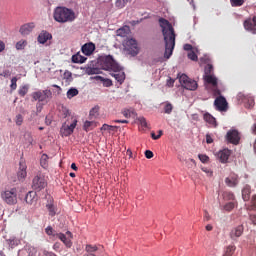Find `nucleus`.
<instances>
[{"instance_id": "1", "label": "nucleus", "mask_w": 256, "mask_h": 256, "mask_svg": "<svg viewBox=\"0 0 256 256\" xmlns=\"http://www.w3.org/2000/svg\"><path fill=\"white\" fill-rule=\"evenodd\" d=\"M159 25L162 29V35L165 42V59H169L173 55V49H175V29L173 25L169 23V20L165 18H159Z\"/></svg>"}, {"instance_id": "2", "label": "nucleus", "mask_w": 256, "mask_h": 256, "mask_svg": "<svg viewBox=\"0 0 256 256\" xmlns=\"http://www.w3.org/2000/svg\"><path fill=\"white\" fill-rule=\"evenodd\" d=\"M45 233L53 241H56V239L62 241L65 247H67V249H71V247H73V241H71L73 239V233H71V231H67L66 234H63L61 232L55 231L53 227L48 226L45 229Z\"/></svg>"}, {"instance_id": "3", "label": "nucleus", "mask_w": 256, "mask_h": 256, "mask_svg": "<svg viewBox=\"0 0 256 256\" xmlns=\"http://www.w3.org/2000/svg\"><path fill=\"white\" fill-rule=\"evenodd\" d=\"M53 17L57 23H71L75 21V12L67 7H57Z\"/></svg>"}, {"instance_id": "4", "label": "nucleus", "mask_w": 256, "mask_h": 256, "mask_svg": "<svg viewBox=\"0 0 256 256\" xmlns=\"http://www.w3.org/2000/svg\"><path fill=\"white\" fill-rule=\"evenodd\" d=\"M0 198L6 205H17V188H5L0 192Z\"/></svg>"}, {"instance_id": "5", "label": "nucleus", "mask_w": 256, "mask_h": 256, "mask_svg": "<svg viewBox=\"0 0 256 256\" xmlns=\"http://www.w3.org/2000/svg\"><path fill=\"white\" fill-rule=\"evenodd\" d=\"M123 47L127 55H131V57H137V55H139V44L137 40L133 38L126 39L123 43Z\"/></svg>"}, {"instance_id": "6", "label": "nucleus", "mask_w": 256, "mask_h": 256, "mask_svg": "<svg viewBox=\"0 0 256 256\" xmlns=\"http://www.w3.org/2000/svg\"><path fill=\"white\" fill-rule=\"evenodd\" d=\"M100 65L104 71H117L119 69V64L115 62L111 55L100 58Z\"/></svg>"}, {"instance_id": "7", "label": "nucleus", "mask_w": 256, "mask_h": 256, "mask_svg": "<svg viewBox=\"0 0 256 256\" xmlns=\"http://www.w3.org/2000/svg\"><path fill=\"white\" fill-rule=\"evenodd\" d=\"M178 79L180 85H182V87H184V89H187L188 91H196V89L199 87L197 81L190 79L189 76L186 74L178 76Z\"/></svg>"}, {"instance_id": "8", "label": "nucleus", "mask_w": 256, "mask_h": 256, "mask_svg": "<svg viewBox=\"0 0 256 256\" xmlns=\"http://www.w3.org/2000/svg\"><path fill=\"white\" fill-rule=\"evenodd\" d=\"M47 187V180L45 179V175L39 172L34 178L32 179V189L34 191H43Z\"/></svg>"}, {"instance_id": "9", "label": "nucleus", "mask_w": 256, "mask_h": 256, "mask_svg": "<svg viewBox=\"0 0 256 256\" xmlns=\"http://www.w3.org/2000/svg\"><path fill=\"white\" fill-rule=\"evenodd\" d=\"M71 121L70 125L65 122L60 128V135H62V137H69V135H73V131H75L78 121L75 117H71Z\"/></svg>"}, {"instance_id": "10", "label": "nucleus", "mask_w": 256, "mask_h": 256, "mask_svg": "<svg viewBox=\"0 0 256 256\" xmlns=\"http://www.w3.org/2000/svg\"><path fill=\"white\" fill-rule=\"evenodd\" d=\"M49 97H51V90H39L32 93L33 101H39L40 103L47 101Z\"/></svg>"}, {"instance_id": "11", "label": "nucleus", "mask_w": 256, "mask_h": 256, "mask_svg": "<svg viewBox=\"0 0 256 256\" xmlns=\"http://www.w3.org/2000/svg\"><path fill=\"white\" fill-rule=\"evenodd\" d=\"M226 139L228 143H232V145H239V141H241V136L239 134V131L229 130L226 134Z\"/></svg>"}, {"instance_id": "12", "label": "nucleus", "mask_w": 256, "mask_h": 256, "mask_svg": "<svg viewBox=\"0 0 256 256\" xmlns=\"http://www.w3.org/2000/svg\"><path fill=\"white\" fill-rule=\"evenodd\" d=\"M17 177H18V181H25L27 177V164L25 163V160H20L19 162Z\"/></svg>"}, {"instance_id": "13", "label": "nucleus", "mask_w": 256, "mask_h": 256, "mask_svg": "<svg viewBox=\"0 0 256 256\" xmlns=\"http://www.w3.org/2000/svg\"><path fill=\"white\" fill-rule=\"evenodd\" d=\"M238 99L245 103L247 109H251L255 106V98L253 96H247L243 93H239Z\"/></svg>"}, {"instance_id": "14", "label": "nucleus", "mask_w": 256, "mask_h": 256, "mask_svg": "<svg viewBox=\"0 0 256 256\" xmlns=\"http://www.w3.org/2000/svg\"><path fill=\"white\" fill-rule=\"evenodd\" d=\"M214 105L217 111H227V99L223 96H219L215 99Z\"/></svg>"}, {"instance_id": "15", "label": "nucleus", "mask_w": 256, "mask_h": 256, "mask_svg": "<svg viewBox=\"0 0 256 256\" xmlns=\"http://www.w3.org/2000/svg\"><path fill=\"white\" fill-rule=\"evenodd\" d=\"M113 73L111 74L112 77H114V79L120 83V85H123V83L125 82V72H123V70L121 69V66H119V69L117 70H112Z\"/></svg>"}, {"instance_id": "16", "label": "nucleus", "mask_w": 256, "mask_h": 256, "mask_svg": "<svg viewBox=\"0 0 256 256\" xmlns=\"http://www.w3.org/2000/svg\"><path fill=\"white\" fill-rule=\"evenodd\" d=\"M244 28L246 31H250L251 33H256V16L253 19H247L244 21Z\"/></svg>"}, {"instance_id": "17", "label": "nucleus", "mask_w": 256, "mask_h": 256, "mask_svg": "<svg viewBox=\"0 0 256 256\" xmlns=\"http://www.w3.org/2000/svg\"><path fill=\"white\" fill-rule=\"evenodd\" d=\"M229 157H231V150L223 149L218 152V159L220 163H227L229 161Z\"/></svg>"}, {"instance_id": "18", "label": "nucleus", "mask_w": 256, "mask_h": 256, "mask_svg": "<svg viewBox=\"0 0 256 256\" xmlns=\"http://www.w3.org/2000/svg\"><path fill=\"white\" fill-rule=\"evenodd\" d=\"M97 251H99V247H97V245L87 244L85 246V252L82 256H97Z\"/></svg>"}, {"instance_id": "19", "label": "nucleus", "mask_w": 256, "mask_h": 256, "mask_svg": "<svg viewBox=\"0 0 256 256\" xmlns=\"http://www.w3.org/2000/svg\"><path fill=\"white\" fill-rule=\"evenodd\" d=\"M50 39H53V35H51V33L43 30L37 38L38 43H40L41 45H45L46 41H50Z\"/></svg>"}, {"instance_id": "20", "label": "nucleus", "mask_w": 256, "mask_h": 256, "mask_svg": "<svg viewBox=\"0 0 256 256\" xmlns=\"http://www.w3.org/2000/svg\"><path fill=\"white\" fill-rule=\"evenodd\" d=\"M81 51L84 55L90 56L93 55V52L95 51V45L93 42L86 43L82 46Z\"/></svg>"}, {"instance_id": "21", "label": "nucleus", "mask_w": 256, "mask_h": 256, "mask_svg": "<svg viewBox=\"0 0 256 256\" xmlns=\"http://www.w3.org/2000/svg\"><path fill=\"white\" fill-rule=\"evenodd\" d=\"M37 199V192L35 191L28 192L25 197V201L28 205H36Z\"/></svg>"}, {"instance_id": "22", "label": "nucleus", "mask_w": 256, "mask_h": 256, "mask_svg": "<svg viewBox=\"0 0 256 256\" xmlns=\"http://www.w3.org/2000/svg\"><path fill=\"white\" fill-rule=\"evenodd\" d=\"M225 183L228 187H237L239 184V176H237V174H232L225 179Z\"/></svg>"}, {"instance_id": "23", "label": "nucleus", "mask_w": 256, "mask_h": 256, "mask_svg": "<svg viewBox=\"0 0 256 256\" xmlns=\"http://www.w3.org/2000/svg\"><path fill=\"white\" fill-rule=\"evenodd\" d=\"M33 29H35V24L33 22L27 23L20 27V33L21 35H29Z\"/></svg>"}, {"instance_id": "24", "label": "nucleus", "mask_w": 256, "mask_h": 256, "mask_svg": "<svg viewBox=\"0 0 256 256\" xmlns=\"http://www.w3.org/2000/svg\"><path fill=\"white\" fill-rule=\"evenodd\" d=\"M243 225H239L236 228L232 229L230 232L231 239H237V237H241L243 235Z\"/></svg>"}, {"instance_id": "25", "label": "nucleus", "mask_w": 256, "mask_h": 256, "mask_svg": "<svg viewBox=\"0 0 256 256\" xmlns=\"http://www.w3.org/2000/svg\"><path fill=\"white\" fill-rule=\"evenodd\" d=\"M129 33H131V28H129V26H123L116 31L118 37H127Z\"/></svg>"}, {"instance_id": "26", "label": "nucleus", "mask_w": 256, "mask_h": 256, "mask_svg": "<svg viewBox=\"0 0 256 256\" xmlns=\"http://www.w3.org/2000/svg\"><path fill=\"white\" fill-rule=\"evenodd\" d=\"M87 61V57L81 55V53H76L72 56V63H85Z\"/></svg>"}, {"instance_id": "27", "label": "nucleus", "mask_w": 256, "mask_h": 256, "mask_svg": "<svg viewBox=\"0 0 256 256\" xmlns=\"http://www.w3.org/2000/svg\"><path fill=\"white\" fill-rule=\"evenodd\" d=\"M94 79L96 81H101L104 87H111L113 85V81H111V79L104 78L103 76H95Z\"/></svg>"}, {"instance_id": "28", "label": "nucleus", "mask_w": 256, "mask_h": 256, "mask_svg": "<svg viewBox=\"0 0 256 256\" xmlns=\"http://www.w3.org/2000/svg\"><path fill=\"white\" fill-rule=\"evenodd\" d=\"M204 81L213 87H217V78L213 75H204Z\"/></svg>"}, {"instance_id": "29", "label": "nucleus", "mask_w": 256, "mask_h": 256, "mask_svg": "<svg viewBox=\"0 0 256 256\" xmlns=\"http://www.w3.org/2000/svg\"><path fill=\"white\" fill-rule=\"evenodd\" d=\"M6 243H8L11 249H15V247H17L21 243V240H19L16 237H11L8 240H6Z\"/></svg>"}, {"instance_id": "30", "label": "nucleus", "mask_w": 256, "mask_h": 256, "mask_svg": "<svg viewBox=\"0 0 256 256\" xmlns=\"http://www.w3.org/2000/svg\"><path fill=\"white\" fill-rule=\"evenodd\" d=\"M251 198V187L246 186L244 189H242V199L244 201H249Z\"/></svg>"}, {"instance_id": "31", "label": "nucleus", "mask_w": 256, "mask_h": 256, "mask_svg": "<svg viewBox=\"0 0 256 256\" xmlns=\"http://www.w3.org/2000/svg\"><path fill=\"white\" fill-rule=\"evenodd\" d=\"M46 209L48 210L50 217H55V215H57V208H55V205H53V203H48L46 205Z\"/></svg>"}, {"instance_id": "32", "label": "nucleus", "mask_w": 256, "mask_h": 256, "mask_svg": "<svg viewBox=\"0 0 256 256\" xmlns=\"http://www.w3.org/2000/svg\"><path fill=\"white\" fill-rule=\"evenodd\" d=\"M27 93H29V84H25L19 87L18 95H20V97H25Z\"/></svg>"}, {"instance_id": "33", "label": "nucleus", "mask_w": 256, "mask_h": 256, "mask_svg": "<svg viewBox=\"0 0 256 256\" xmlns=\"http://www.w3.org/2000/svg\"><path fill=\"white\" fill-rule=\"evenodd\" d=\"M48 161H49V156L47 154H42L40 159V165L41 167H43V169H47V167H49Z\"/></svg>"}, {"instance_id": "34", "label": "nucleus", "mask_w": 256, "mask_h": 256, "mask_svg": "<svg viewBox=\"0 0 256 256\" xmlns=\"http://www.w3.org/2000/svg\"><path fill=\"white\" fill-rule=\"evenodd\" d=\"M204 121H206V123H209L210 125H216L217 123V121L215 120V117H213L209 113L204 114Z\"/></svg>"}, {"instance_id": "35", "label": "nucleus", "mask_w": 256, "mask_h": 256, "mask_svg": "<svg viewBox=\"0 0 256 256\" xmlns=\"http://www.w3.org/2000/svg\"><path fill=\"white\" fill-rule=\"evenodd\" d=\"M63 80L65 81V83L67 85H69V83H71V81H73V74L69 71H65L63 74Z\"/></svg>"}, {"instance_id": "36", "label": "nucleus", "mask_w": 256, "mask_h": 256, "mask_svg": "<svg viewBox=\"0 0 256 256\" xmlns=\"http://www.w3.org/2000/svg\"><path fill=\"white\" fill-rule=\"evenodd\" d=\"M85 73L86 75H99V73H101V70H99V68L88 67L86 68Z\"/></svg>"}, {"instance_id": "37", "label": "nucleus", "mask_w": 256, "mask_h": 256, "mask_svg": "<svg viewBox=\"0 0 256 256\" xmlns=\"http://www.w3.org/2000/svg\"><path fill=\"white\" fill-rule=\"evenodd\" d=\"M77 95H79V90H77L76 88H70L67 91V98L68 99H73V97H77Z\"/></svg>"}, {"instance_id": "38", "label": "nucleus", "mask_w": 256, "mask_h": 256, "mask_svg": "<svg viewBox=\"0 0 256 256\" xmlns=\"http://www.w3.org/2000/svg\"><path fill=\"white\" fill-rule=\"evenodd\" d=\"M164 113H166V115H171V113H173V104H171L170 102H165Z\"/></svg>"}, {"instance_id": "39", "label": "nucleus", "mask_w": 256, "mask_h": 256, "mask_svg": "<svg viewBox=\"0 0 256 256\" xmlns=\"http://www.w3.org/2000/svg\"><path fill=\"white\" fill-rule=\"evenodd\" d=\"M223 199L225 201H234L235 200V194L232 192H224L223 193Z\"/></svg>"}, {"instance_id": "40", "label": "nucleus", "mask_w": 256, "mask_h": 256, "mask_svg": "<svg viewBox=\"0 0 256 256\" xmlns=\"http://www.w3.org/2000/svg\"><path fill=\"white\" fill-rule=\"evenodd\" d=\"M235 253V245H230L226 248L223 256H233Z\"/></svg>"}, {"instance_id": "41", "label": "nucleus", "mask_w": 256, "mask_h": 256, "mask_svg": "<svg viewBox=\"0 0 256 256\" xmlns=\"http://www.w3.org/2000/svg\"><path fill=\"white\" fill-rule=\"evenodd\" d=\"M129 1L130 0H116L115 7H117L118 9H123V7H125Z\"/></svg>"}, {"instance_id": "42", "label": "nucleus", "mask_w": 256, "mask_h": 256, "mask_svg": "<svg viewBox=\"0 0 256 256\" xmlns=\"http://www.w3.org/2000/svg\"><path fill=\"white\" fill-rule=\"evenodd\" d=\"M235 209V203L234 202H228L223 206V210L227 211L228 213L233 211Z\"/></svg>"}, {"instance_id": "43", "label": "nucleus", "mask_w": 256, "mask_h": 256, "mask_svg": "<svg viewBox=\"0 0 256 256\" xmlns=\"http://www.w3.org/2000/svg\"><path fill=\"white\" fill-rule=\"evenodd\" d=\"M99 115V107L96 106L90 110L89 117L90 119H95Z\"/></svg>"}, {"instance_id": "44", "label": "nucleus", "mask_w": 256, "mask_h": 256, "mask_svg": "<svg viewBox=\"0 0 256 256\" xmlns=\"http://www.w3.org/2000/svg\"><path fill=\"white\" fill-rule=\"evenodd\" d=\"M122 114L126 117V119H131V117L135 115V111L131 109H125L122 111Z\"/></svg>"}, {"instance_id": "45", "label": "nucleus", "mask_w": 256, "mask_h": 256, "mask_svg": "<svg viewBox=\"0 0 256 256\" xmlns=\"http://www.w3.org/2000/svg\"><path fill=\"white\" fill-rule=\"evenodd\" d=\"M25 47H27V41L25 40H20L16 43L17 51H21V49H25Z\"/></svg>"}, {"instance_id": "46", "label": "nucleus", "mask_w": 256, "mask_h": 256, "mask_svg": "<svg viewBox=\"0 0 256 256\" xmlns=\"http://www.w3.org/2000/svg\"><path fill=\"white\" fill-rule=\"evenodd\" d=\"M93 123H94L93 121H85L84 125H83L84 131H86V132L91 131V129H93V128H91V127H93Z\"/></svg>"}, {"instance_id": "47", "label": "nucleus", "mask_w": 256, "mask_h": 256, "mask_svg": "<svg viewBox=\"0 0 256 256\" xmlns=\"http://www.w3.org/2000/svg\"><path fill=\"white\" fill-rule=\"evenodd\" d=\"M232 7H241L245 3V0H230Z\"/></svg>"}, {"instance_id": "48", "label": "nucleus", "mask_w": 256, "mask_h": 256, "mask_svg": "<svg viewBox=\"0 0 256 256\" xmlns=\"http://www.w3.org/2000/svg\"><path fill=\"white\" fill-rule=\"evenodd\" d=\"M115 129H117L116 126H111L108 124H103L101 127V131H115Z\"/></svg>"}, {"instance_id": "49", "label": "nucleus", "mask_w": 256, "mask_h": 256, "mask_svg": "<svg viewBox=\"0 0 256 256\" xmlns=\"http://www.w3.org/2000/svg\"><path fill=\"white\" fill-rule=\"evenodd\" d=\"M137 121L139 122L141 127H144L145 129H147V119H145V117L140 116L137 118Z\"/></svg>"}, {"instance_id": "50", "label": "nucleus", "mask_w": 256, "mask_h": 256, "mask_svg": "<svg viewBox=\"0 0 256 256\" xmlns=\"http://www.w3.org/2000/svg\"><path fill=\"white\" fill-rule=\"evenodd\" d=\"M15 123L18 127H21V125H23V115L17 114L15 117Z\"/></svg>"}, {"instance_id": "51", "label": "nucleus", "mask_w": 256, "mask_h": 256, "mask_svg": "<svg viewBox=\"0 0 256 256\" xmlns=\"http://www.w3.org/2000/svg\"><path fill=\"white\" fill-rule=\"evenodd\" d=\"M198 159H200L201 163H209V156L205 154H199Z\"/></svg>"}, {"instance_id": "52", "label": "nucleus", "mask_w": 256, "mask_h": 256, "mask_svg": "<svg viewBox=\"0 0 256 256\" xmlns=\"http://www.w3.org/2000/svg\"><path fill=\"white\" fill-rule=\"evenodd\" d=\"M162 135H163V130H159L158 135H155V132L151 133V137L152 139H154V141H157V139H161Z\"/></svg>"}, {"instance_id": "53", "label": "nucleus", "mask_w": 256, "mask_h": 256, "mask_svg": "<svg viewBox=\"0 0 256 256\" xmlns=\"http://www.w3.org/2000/svg\"><path fill=\"white\" fill-rule=\"evenodd\" d=\"M188 59H190L191 61H198L199 58L194 51H191L188 53Z\"/></svg>"}, {"instance_id": "54", "label": "nucleus", "mask_w": 256, "mask_h": 256, "mask_svg": "<svg viewBox=\"0 0 256 256\" xmlns=\"http://www.w3.org/2000/svg\"><path fill=\"white\" fill-rule=\"evenodd\" d=\"M205 75H211L213 73V65L208 64L204 69Z\"/></svg>"}, {"instance_id": "55", "label": "nucleus", "mask_w": 256, "mask_h": 256, "mask_svg": "<svg viewBox=\"0 0 256 256\" xmlns=\"http://www.w3.org/2000/svg\"><path fill=\"white\" fill-rule=\"evenodd\" d=\"M10 88L12 89V91H15V89H17V77H13L11 79Z\"/></svg>"}, {"instance_id": "56", "label": "nucleus", "mask_w": 256, "mask_h": 256, "mask_svg": "<svg viewBox=\"0 0 256 256\" xmlns=\"http://www.w3.org/2000/svg\"><path fill=\"white\" fill-rule=\"evenodd\" d=\"M201 170L206 173V175H208V177H212L213 176V171L207 167H202Z\"/></svg>"}, {"instance_id": "57", "label": "nucleus", "mask_w": 256, "mask_h": 256, "mask_svg": "<svg viewBox=\"0 0 256 256\" xmlns=\"http://www.w3.org/2000/svg\"><path fill=\"white\" fill-rule=\"evenodd\" d=\"M146 159H153V151L151 150H146L144 153Z\"/></svg>"}, {"instance_id": "58", "label": "nucleus", "mask_w": 256, "mask_h": 256, "mask_svg": "<svg viewBox=\"0 0 256 256\" xmlns=\"http://www.w3.org/2000/svg\"><path fill=\"white\" fill-rule=\"evenodd\" d=\"M167 87H174L175 85V79L169 78L166 83Z\"/></svg>"}, {"instance_id": "59", "label": "nucleus", "mask_w": 256, "mask_h": 256, "mask_svg": "<svg viewBox=\"0 0 256 256\" xmlns=\"http://www.w3.org/2000/svg\"><path fill=\"white\" fill-rule=\"evenodd\" d=\"M251 203L250 209L253 211L256 209V195L253 196Z\"/></svg>"}, {"instance_id": "60", "label": "nucleus", "mask_w": 256, "mask_h": 256, "mask_svg": "<svg viewBox=\"0 0 256 256\" xmlns=\"http://www.w3.org/2000/svg\"><path fill=\"white\" fill-rule=\"evenodd\" d=\"M184 51H193V45L191 44H184L183 46Z\"/></svg>"}, {"instance_id": "61", "label": "nucleus", "mask_w": 256, "mask_h": 256, "mask_svg": "<svg viewBox=\"0 0 256 256\" xmlns=\"http://www.w3.org/2000/svg\"><path fill=\"white\" fill-rule=\"evenodd\" d=\"M1 77H11V71L9 70H4L1 74Z\"/></svg>"}, {"instance_id": "62", "label": "nucleus", "mask_w": 256, "mask_h": 256, "mask_svg": "<svg viewBox=\"0 0 256 256\" xmlns=\"http://www.w3.org/2000/svg\"><path fill=\"white\" fill-rule=\"evenodd\" d=\"M53 249H54V251H59V250L61 249V243L56 242V243L53 245Z\"/></svg>"}, {"instance_id": "63", "label": "nucleus", "mask_w": 256, "mask_h": 256, "mask_svg": "<svg viewBox=\"0 0 256 256\" xmlns=\"http://www.w3.org/2000/svg\"><path fill=\"white\" fill-rule=\"evenodd\" d=\"M206 143L208 145H210V143H213V138L209 134L206 135Z\"/></svg>"}, {"instance_id": "64", "label": "nucleus", "mask_w": 256, "mask_h": 256, "mask_svg": "<svg viewBox=\"0 0 256 256\" xmlns=\"http://www.w3.org/2000/svg\"><path fill=\"white\" fill-rule=\"evenodd\" d=\"M250 220L254 225H256V215H250Z\"/></svg>"}]
</instances>
